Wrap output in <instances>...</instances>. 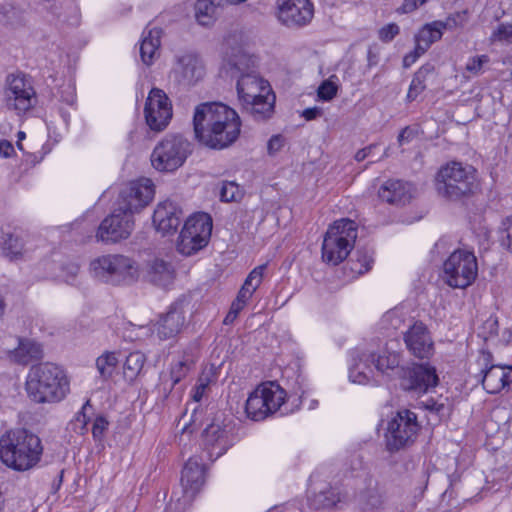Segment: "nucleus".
<instances>
[{"label": "nucleus", "mask_w": 512, "mask_h": 512, "mask_svg": "<svg viewBox=\"0 0 512 512\" xmlns=\"http://www.w3.org/2000/svg\"><path fill=\"white\" fill-rule=\"evenodd\" d=\"M398 376L401 387L415 394L428 392L439 381L435 368L429 364H412L401 367Z\"/></svg>", "instance_id": "4468645a"}, {"label": "nucleus", "mask_w": 512, "mask_h": 512, "mask_svg": "<svg viewBox=\"0 0 512 512\" xmlns=\"http://www.w3.org/2000/svg\"><path fill=\"white\" fill-rule=\"evenodd\" d=\"M373 251L369 248H358L351 259V270L357 274L368 272L374 262Z\"/></svg>", "instance_id": "e433bc0d"}, {"label": "nucleus", "mask_w": 512, "mask_h": 512, "mask_svg": "<svg viewBox=\"0 0 512 512\" xmlns=\"http://www.w3.org/2000/svg\"><path fill=\"white\" fill-rule=\"evenodd\" d=\"M108 421L103 416H97L92 426V435L95 441H102L104 433L108 429Z\"/></svg>", "instance_id": "6e6d98bb"}, {"label": "nucleus", "mask_w": 512, "mask_h": 512, "mask_svg": "<svg viewBox=\"0 0 512 512\" xmlns=\"http://www.w3.org/2000/svg\"><path fill=\"white\" fill-rule=\"evenodd\" d=\"M202 445L207 457L215 461L232 445L228 426L220 417H215L202 433Z\"/></svg>", "instance_id": "a211bd4d"}, {"label": "nucleus", "mask_w": 512, "mask_h": 512, "mask_svg": "<svg viewBox=\"0 0 512 512\" xmlns=\"http://www.w3.org/2000/svg\"><path fill=\"white\" fill-rule=\"evenodd\" d=\"M469 20L468 10L457 11L450 14L445 20H436L435 25L444 30L462 28Z\"/></svg>", "instance_id": "79ce46f5"}, {"label": "nucleus", "mask_w": 512, "mask_h": 512, "mask_svg": "<svg viewBox=\"0 0 512 512\" xmlns=\"http://www.w3.org/2000/svg\"><path fill=\"white\" fill-rule=\"evenodd\" d=\"M411 183L402 180L389 179L385 181L378 191L379 198L392 205H405L414 195Z\"/></svg>", "instance_id": "a878e982"}, {"label": "nucleus", "mask_w": 512, "mask_h": 512, "mask_svg": "<svg viewBox=\"0 0 512 512\" xmlns=\"http://www.w3.org/2000/svg\"><path fill=\"white\" fill-rule=\"evenodd\" d=\"M26 392L35 403H56L69 392V380L64 370L53 363L33 365L26 378Z\"/></svg>", "instance_id": "20e7f679"}, {"label": "nucleus", "mask_w": 512, "mask_h": 512, "mask_svg": "<svg viewBox=\"0 0 512 512\" xmlns=\"http://www.w3.org/2000/svg\"><path fill=\"white\" fill-rule=\"evenodd\" d=\"M428 0H404L400 11L402 13H411L418 7L424 5Z\"/></svg>", "instance_id": "0e129e2a"}, {"label": "nucleus", "mask_w": 512, "mask_h": 512, "mask_svg": "<svg viewBox=\"0 0 512 512\" xmlns=\"http://www.w3.org/2000/svg\"><path fill=\"white\" fill-rule=\"evenodd\" d=\"M498 320L496 317L490 316L482 325L481 335L487 340L498 333Z\"/></svg>", "instance_id": "4d7b16f0"}, {"label": "nucleus", "mask_w": 512, "mask_h": 512, "mask_svg": "<svg viewBox=\"0 0 512 512\" xmlns=\"http://www.w3.org/2000/svg\"><path fill=\"white\" fill-rule=\"evenodd\" d=\"M145 355L139 351L131 352L125 360L123 374L126 380L133 381L141 372Z\"/></svg>", "instance_id": "4c0bfd02"}, {"label": "nucleus", "mask_w": 512, "mask_h": 512, "mask_svg": "<svg viewBox=\"0 0 512 512\" xmlns=\"http://www.w3.org/2000/svg\"><path fill=\"white\" fill-rule=\"evenodd\" d=\"M223 0H197L195 17L202 26L211 25L222 10Z\"/></svg>", "instance_id": "2f4dec72"}, {"label": "nucleus", "mask_w": 512, "mask_h": 512, "mask_svg": "<svg viewBox=\"0 0 512 512\" xmlns=\"http://www.w3.org/2000/svg\"><path fill=\"white\" fill-rule=\"evenodd\" d=\"M60 100L69 106H73L76 101V95L74 87L71 85H65L60 88Z\"/></svg>", "instance_id": "052dcab7"}, {"label": "nucleus", "mask_w": 512, "mask_h": 512, "mask_svg": "<svg viewBox=\"0 0 512 512\" xmlns=\"http://www.w3.org/2000/svg\"><path fill=\"white\" fill-rule=\"evenodd\" d=\"M194 364V355L184 352L183 355L171 366L170 378L172 383L170 385V389L188 375Z\"/></svg>", "instance_id": "c9c22d12"}, {"label": "nucleus", "mask_w": 512, "mask_h": 512, "mask_svg": "<svg viewBox=\"0 0 512 512\" xmlns=\"http://www.w3.org/2000/svg\"><path fill=\"white\" fill-rule=\"evenodd\" d=\"M296 386L293 388V393L302 398L304 393L307 391V383L304 376L299 374L296 378Z\"/></svg>", "instance_id": "774afa93"}, {"label": "nucleus", "mask_w": 512, "mask_h": 512, "mask_svg": "<svg viewBox=\"0 0 512 512\" xmlns=\"http://www.w3.org/2000/svg\"><path fill=\"white\" fill-rule=\"evenodd\" d=\"M479 380L489 394L499 393L502 389L506 388L505 367L500 365L486 366L481 370Z\"/></svg>", "instance_id": "c756f323"}, {"label": "nucleus", "mask_w": 512, "mask_h": 512, "mask_svg": "<svg viewBox=\"0 0 512 512\" xmlns=\"http://www.w3.org/2000/svg\"><path fill=\"white\" fill-rule=\"evenodd\" d=\"M42 347L30 339H20L17 348L12 352L13 359L19 364H28L42 357Z\"/></svg>", "instance_id": "473e14b6"}, {"label": "nucleus", "mask_w": 512, "mask_h": 512, "mask_svg": "<svg viewBox=\"0 0 512 512\" xmlns=\"http://www.w3.org/2000/svg\"><path fill=\"white\" fill-rule=\"evenodd\" d=\"M195 138L212 149H224L239 137L241 121L237 112L220 102L201 103L193 117Z\"/></svg>", "instance_id": "f03ea898"}, {"label": "nucleus", "mask_w": 512, "mask_h": 512, "mask_svg": "<svg viewBox=\"0 0 512 512\" xmlns=\"http://www.w3.org/2000/svg\"><path fill=\"white\" fill-rule=\"evenodd\" d=\"M408 315L401 307H395L387 311L379 322L380 328L388 334L405 326Z\"/></svg>", "instance_id": "f704fd0d"}, {"label": "nucleus", "mask_w": 512, "mask_h": 512, "mask_svg": "<svg viewBox=\"0 0 512 512\" xmlns=\"http://www.w3.org/2000/svg\"><path fill=\"white\" fill-rule=\"evenodd\" d=\"M154 197V186L151 180L141 179L130 182L120 192L117 201V208L133 216L145 206H147Z\"/></svg>", "instance_id": "2eb2a0df"}, {"label": "nucleus", "mask_w": 512, "mask_h": 512, "mask_svg": "<svg viewBox=\"0 0 512 512\" xmlns=\"http://www.w3.org/2000/svg\"><path fill=\"white\" fill-rule=\"evenodd\" d=\"M363 349H355L350 354L349 364V380L352 383L367 385L376 383L374 379V369L370 360L362 359L366 358L363 356Z\"/></svg>", "instance_id": "bb28decb"}, {"label": "nucleus", "mask_w": 512, "mask_h": 512, "mask_svg": "<svg viewBox=\"0 0 512 512\" xmlns=\"http://www.w3.org/2000/svg\"><path fill=\"white\" fill-rule=\"evenodd\" d=\"M207 386L208 381L204 380L203 378H200L192 395L193 402L188 404V406H193L191 414V424L194 426H197V422L199 421V415L201 414V411H199L200 405L198 404V402L202 399Z\"/></svg>", "instance_id": "c03bdc74"}, {"label": "nucleus", "mask_w": 512, "mask_h": 512, "mask_svg": "<svg viewBox=\"0 0 512 512\" xmlns=\"http://www.w3.org/2000/svg\"><path fill=\"white\" fill-rule=\"evenodd\" d=\"M160 35L161 30L158 28L145 30L143 32V37L140 43V56L142 62L147 66L151 65L158 55Z\"/></svg>", "instance_id": "7c9ffc66"}, {"label": "nucleus", "mask_w": 512, "mask_h": 512, "mask_svg": "<svg viewBox=\"0 0 512 512\" xmlns=\"http://www.w3.org/2000/svg\"><path fill=\"white\" fill-rule=\"evenodd\" d=\"M172 74L179 85L192 86L204 77L205 69L198 56L188 53L177 58Z\"/></svg>", "instance_id": "412c9836"}, {"label": "nucleus", "mask_w": 512, "mask_h": 512, "mask_svg": "<svg viewBox=\"0 0 512 512\" xmlns=\"http://www.w3.org/2000/svg\"><path fill=\"white\" fill-rule=\"evenodd\" d=\"M183 218L182 209L174 202L166 200L157 205L153 214V224L163 235L177 231Z\"/></svg>", "instance_id": "5701e85b"}, {"label": "nucleus", "mask_w": 512, "mask_h": 512, "mask_svg": "<svg viewBox=\"0 0 512 512\" xmlns=\"http://www.w3.org/2000/svg\"><path fill=\"white\" fill-rule=\"evenodd\" d=\"M88 407H91L89 400L85 402L81 411L75 415L73 421L71 422L72 429L78 434H84L87 432L89 418L86 416L85 411Z\"/></svg>", "instance_id": "603ef678"}, {"label": "nucleus", "mask_w": 512, "mask_h": 512, "mask_svg": "<svg viewBox=\"0 0 512 512\" xmlns=\"http://www.w3.org/2000/svg\"><path fill=\"white\" fill-rule=\"evenodd\" d=\"M267 268V264H262L255 267L245 279L243 285L250 288L255 293L258 287L261 285L263 280L264 271Z\"/></svg>", "instance_id": "3c124183"}, {"label": "nucleus", "mask_w": 512, "mask_h": 512, "mask_svg": "<svg viewBox=\"0 0 512 512\" xmlns=\"http://www.w3.org/2000/svg\"><path fill=\"white\" fill-rule=\"evenodd\" d=\"M488 62L489 57L487 55L474 56L468 59L465 69L473 75H478L481 72L483 65Z\"/></svg>", "instance_id": "5fc2aeb1"}, {"label": "nucleus", "mask_w": 512, "mask_h": 512, "mask_svg": "<svg viewBox=\"0 0 512 512\" xmlns=\"http://www.w3.org/2000/svg\"><path fill=\"white\" fill-rule=\"evenodd\" d=\"M90 269L95 278L112 285L129 284L139 276L136 262L120 254L101 256L91 262Z\"/></svg>", "instance_id": "0eeeda50"}, {"label": "nucleus", "mask_w": 512, "mask_h": 512, "mask_svg": "<svg viewBox=\"0 0 512 512\" xmlns=\"http://www.w3.org/2000/svg\"><path fill=\"white\" fill-rule=\"evenodd\" d=\"M475 170L460 162H450L443 166L436 177V188L442 197L458 200L473 192Z\"/></svg>", "instance_id": "423d86ee"}, {"label": "nucleus", "mask_w": 512, "mask_h": 512, "mask_svg": "<svg viewBox=\"0 0 512 512\" xmlns=\"http://www.w3.org/2000/svg\"><path fill=\"white\" fill-rule=\"evenodd\" d=\"M424 405L427 410H429L432 413H435L439 417H442L444 415V412L446 411V407L443 403H438L432 398L427 399Z\"/></svg>", "instance_id": "e2e57ef3"}, {"label": "nucleus", "mask_w": 512, "mask_h": 512, "mask_svg": "<svg viewBox=\"0 0 512 512\" xmlns=\"http://www.w3.org/2000/svg\"><path fill=\"white\" fill-rule=\"evenodd\" d=\"M400 28L395 23L385 25L379 30V38L384 42L391 41L396 35L399 34Z\"/></svg>", "instance_id": "13d9d810"}, {"label": "nucleus", "mask_w": 512, "mask_h": 512, "mask_svg": "<svg viewBox=\"0 0 512 512\" xmlns=\"http://www.w3.org/2000/svg\"><path fill=\"white\" fill-rule=\"evenodd\" d=\"M425 52H420L419 51V47L417 45H415V49L408 53L407 55L404 56L403 58V66L405 68H408L410 67L411 65H413L417 59L423 55Z\"/></svg>", "instance_id": "69168bd1"}, {"label": "nucleus", "mask_w": 512, "mask_h": 512, "mask_svg": "<svg viewBox=\"0 0 512 512\" xmlns=\"http://www.w3.org/2000/svg\"><path fill=\"white\" fill-rule=\"evenodd\" d=\"M221 72L237 79V93L243 109L255 120H264L274 112L275 95L268 81L256 71V58L241 46H232V39L224 44Z\"/></svg>", "instance_id": "f257e3e1"}, {"label": "nucleus", "mask_w": 512, "mask_h": 512, "mask_svg": "<svg viewBox=\"0 0 512 512\" xmlns=\"http://www.w3.org/2000/svg\"><path fill=\"white\" fill-rule=\"evenodd\" d=\"M246 305L237 301L236 299L232 302L229 312L224 318V324L230 325L232 324L238 317L239 313L244 309Z\"/></svg>", "instance_id": "bf43d9fd"}, {"label": "nucleus", "mask_w": 512, "mask_h": 512, "mask_svg": "<svg viewBox=\"0 0 512 512\" xmlns=\"http://www.w3.org/2000/svg\"><path fill=\"white\" fill-rule=\"evenodd\" d=\"M498 236L500 245L512 252V215L502 220Z\"/></svg>", "instance_id": "8fccbe9b"}, {"label": "nucleus", "mask_w": 512, "mask_h": 512, "mask_svg": "<svg viewBox=\"0 0 512 512\" xmlns=\"http://www.w3.org/2000/svg\"><path fill=\"white\" fill-rule=\"evenodd\" d=\"M180 481L184 497L187 500L194 498L205 483V466L201 457L194 456L187 460Z\"/></svg>", "instance_id": "4be33fe9"}, {"label": "nucleus", "mask_w": 512, "mask_h": 512, "mask_svg": "<svg viewBox=\"0 0 512 512\" xmlns=\"http://www.w3.org/2000/svg\"><path fill=\"white\" fill-rule=\"evenodd\" d=\"M414 136H415L414 130L411 129L410 127H405L404 129H402V131L398 135V138H397L398 144L400 146H402L406 143H409L410 141H412Z\"/></svg>", "instance_id": "338daca9"}, {"label": "nucleus", "mask_w": 512, "mask_h": 512, "mask_svg": "<svg viewBox=\"0 0 512 512\" xmlns=\"http://www.w3.org/2000/svg\"><path fill=\"white\" fill-rule=\"evenodd\" d=\"M309 0H278V18L287 27H303L313 18Z\"/></svg>", "instance_id": "6ab92c4d"}, {"label": "nucleus", "mask_w": 512, "mask_h": 512, "mask_svg": "<svg viewBox=\"0 0 512 512\" xmlns=\"http://www.w3.org/2000/svg\"><path fill=\"white\" fill-rule=\"evenodd\" d=\"M286 391L276 382L260 384L246 400L247 417L254 421L264 420L284 404Z\"/></svg>", "instance_id": "1a4fd4ad"}, {"label": "nucleus", "mask_w": 512, "mask_h": 512, "mask_svg": "<svg viewBox=\"0 0 512 512\" xmlns=\"http://www.w3.org/2000/svg\"><path fill=\"white\" fill-rule=\"evenodd\" d=\"M191 143L180 134L166 135L153 149L151 164L160 172H174L191 154Z\"/></svg>", "instance_id": "6e6552de"}, {"label": "nucleus", "mask_w": 512, "mask_h": 512, "mask_svg": "<svg viewBox=\"0 0 512 512\" xmlns=\"http://www.w3.org/2000/svg\"><path fill=\"white\" fill-rule=\"evenodd\" d=\"M145 276L152 284L167 287L174 281L175 269L170 262L155 258L147 263Z\"/></svg>", "instance_id": "c85d7f7f"}, {"label": "nucleus", "mask_w": 512, "mask_h": 512, "mask_svg": "<svg viewBox=\"0 0 512 512\" xmlns=\"http://www.w3.org/2000/svg\"><path fill=\"white\" fill-rule=\"evenodd\" d=\"M5 96L8 109L14 110L18 115L26 113L37 104L36 92L23 75L8 77Z\"/></svg>", "instance_id": "ddd939ff"}, {"label": "nucleus", "mask_w": 512, "mask_h": 512, "mask_svg": "<svg viewBox=\"0 0 512 512\" xmlns=\"http://www.w3.org/2000/svg\"><path fill=\"white\" fill-rule=\"evenodd\" d=\"M489 39L492 43L512 44V23L502 22L498 24Z\"/></svg>", "instance_id": "49530a36"}, {"label": "nucleus", "mask_w": 512, "mask_h": 512, "mask_svg": "<svg viewBox=\"0 0 512 512\" xmlns=\"http://www.w3.org/2000/svg\"><path fill=\"white\" fill-rule=\"evenodd\" d=\"M0 253L9 261L23 260L27 253L26 241L17 229H2L0 235Z\"/></svg>", "instance_id": "393cba45"}, {"label": "nucleus", "mask_w": 512, "mask_h": 512, "mask_svg": "<svg viewBox=\"0 0 512 512\" xmlns=\"http://www.w3.org/2000/svg\"><path fill=\"white\" fill-rule=\"evenodd\" d=\"M407 350L416 358L426 359L433 355L434 342L427 326L421 321L409 325L403 333Z\"/></svg>", "instance_id": "aec40b11"}, {"label": "nucleus", "mask_w": 512, "mask_h": 512, "mask_svg": "<svg viewBox=\"0 0 512 512\" xmlns=\"http://www.w3.org/2000/svg\"><path fill=\"white\" fill-rule=\"evenodd\" d=\"M212 218L207 213H196L184 223L177 240V251L191 256L207 246L212 233Z\"/></svg>", "instance_id": "9d476101"}, {"label": "nucleus", "mask_w": 512, "mask_h": 512, "mask_svg": "<svg viewBox=\"0 0 512 512\" xmlns=\"http://www.w3.org/2000/svg\"><path fill=\"white\" fill-rule=\"evenodd\" d=\"M42 453L40 438L27 429H12L0 437V460L15 471L24 472L34 468Z\"/></svg>", "instance_id": "7ed1b4c3"}, {"label": "nucleus", "mask_w": 512, "mask_h": 512, "mask_svg": "<svg viewBox=\"0 0 512 512\" xmlns=\"http://www.w3.org/2000/svg\"><path fill=\"white\" fill-rule=\"evenodd\" d=\"M338 78L336 75L330 76L324 80L317 89V96L323 101L332 100L338 92Z\"/></svg>", "instance_id": "a18cd8bd"}, {"label": "nucleus", "mask_w": 512, "mask_h": 512, "mask_svg": "<svg viewBox=\"0 0 512 512\" xmlns=\"http://www.w3.org/2000/svg\"><path fill=\"white\" fill-rule=\"evenodd\" d=\"M133 229V216L116 207L99 225L96 238L101 242L115 243L127 239Z\"/></svg>", "instance_id": "dca6fc26"}, {"label": "nucleus", "mask_w": 512, "mask_h": 512, "mask_svg": "<svg viewBox=\"0 0 512 512\" xmlns=\"http://www.w3.org/2000/svg\"><path fill=\"white\" fill-rule=\"evenodd\" d=\"M361 502L366 510H374L382 507L384 499L377 488H368L361 494Z\"/></svg>", "instance_id": "de8ad7c7"}, {"label": "nucleus", "mask_w": 512, "mask_h": 512, "mask_svg": "<svg viewBox=\"0 0 512 512\" xmlns=\"http://www.w3.org/2000/svg\"><path fill=\"white\" fill-rule=\"evenodd\" d=\"M244 195V190L234 181H223L220 186L219 196L222 202H239Z\"/></svg>", "instance_id": "37998d69"}, {"label": "nucleus", "mask_w": 512, "mask_h": 512, "mask_svg": "<svg viewBox=\"0 0 512 512\" xmlns=\"http://www.w3.org/2000/svg\"><path fill=\"white\" fill-rule=\"evenodd\" d=\"M429 72L430 69L423 66L414 74L407 93V100L409 102L416 100L417 97L425 90L426 77Z\"/></svg>", "instance_id": "ea45409f"}, {"label": "nucleus", "mask_w": 512, "mask_h": 512, "mask_svg": "<svg viewBox=\"0 0 512 512\" xmlns=\"http://www.w3.org/2000/svg\"><path fill=\"white\" fill-rule=\"evenodd\" d=\"M444 279L453 288H466L478 273L477 259L473 252L458 249L443 264Z\"/></svg>", "instance_id": "f8f14e48"}, {"label": "nucleus", "mask_w": 512, "mask_h": 512, "mask_svg": "<svg viewBox=\"0 0 512 512\" xmlns=\"http://www.w3.org/2000/svg\"><path fill=\"white\" fill-rule=\"evenodd\" d=\"M144 114L151 130L162 131L172 118V104L167 94L159 88H152L148 94Z\"/></svg>", "instance_id": "f3484780"}, {"label": "nucleus", "mask_w": 512, "mask_h": 512, "mask_svg": "<svg viewBox=\"0 0 512 512\" xmlns=\"http://www.w3.org/2000/svg\"><path fill=\"white\" fill-rule=\"evenodd\" d=\"M285 144V139L281 135H274L268 141L267 149L270 155H273L281 150Z\"/></svg>", "instance_id": "680f3d73"}, {"label": "nucleus", "mask_w": 512, "mask_h": 512, "mask_svg": "<svg viewBox=\"0 0 512 512\" xmlns=\"http://www.w3.org/2000/svg\"><path fill=\"white\" fill-rule=\"evenodd\" d=\"M339 501L338 493L333 488H327L310 498V505L315 509L332 508Z\"/></svg>", "instance_id": "58836bf2"}, {"label": "nucleus", "mask_w": 512, "mask_h": 512, "mask_svg": "<svg viewBox=\"0 0 512 512\" xmlns=\"http://www.w3.org/2000/svg\"><path fill=\"white\" fill-rule=\"evenodd\" d=\"M1 21L10 26H18L23 22L22 12L12 5H3L0 9Z\"/></svg>", "instance_id": "09e8293b"}, {"label": "nucleus", "mask_w": 512, "mask_h": 512, "mask_svg": "<svg viewBox=\"0 0 512 512\" xmlns=\"http://www.w3.org/2000/svg\"><path fill=\"white\" fill-rule=\"evenodd\" d=\"M80 266L76 262H68L61 268L60 277L68 284H74L79 273Z\"/></svg>", "instance_id": "864d4df0"}, {"label": "nucleus", "mask_w": 512, "mask_h": 512, "mask_svg": "<svg viewBox=\"0 0 512 512\" xmlns=\"http://www.w3.org/2000/svg\"><path fill=\"white\" fill-rule=\"evenodd\" d=\"M443 31L435 25V21L425 24L415 36V44L420 52H426L434 42L441 39Z\"/></svg>", "instance_id": "72a5a7b5"}, {"label": "nucleus", "mask_w": 512, "mask_h": 512, "mask_svg": "<svg viewBox=\"0 0 512 512\" xmlns=\"http://www.w3.org/2000/svg\"><path fill=\"white\" fill-rule=\"evenodd\" d=\"M357 225L353 220L340 219L329 226L322 243V259L336 266L343 262L354 247Z\"/></svg>", "instance_id": "39448f33"}, {"label": "nucleus", "mask_w": 512, "mask_h": 512, "mask_svg": "<svg viewBox=\"0 0 512 512\" xmlns=\"http://www.w3.org/2000/svg\"><path fill=\"white\" fill-rule=\"evenodd\" d=\"M420 425L417 415L408 410H400L388 422L385 433L386 448L389 452H397L412 445L417 438Z\"/></svg>", "instance_id": "9b49d317"}, {"label": "nucleus", "mask_w": 512, "mask_h": 512, "mask_svg": "<svg viewBox=\"0 0 512 512\" xmlns=\"http://www.w3.org/2000/svg\"><path fill=\"white\" fill-rule=\"evenodd\" d=\"M363 356L371 361L373 369L381 374L391 375L399 373L401 367V355L399 352L393 351L384 346L375 350L372 347L364 348ZM365 360V358H363Z\"/></svg>", "instance_id": "b1692460"}, {"label": "nucleus", "mask_w": 512, "mask_h": 512, "mask_svg": "<svg viewBox=\"0 0 512 512\" xmlns=\"http://www.w3.org/2000/svg\"><path fill=\"white\" fill-rule=\"evenodd\" d=\"M117 364L118 357L115 352H105L96 360V368L103 379H108L112 376Z\"/></svg>", "instance_id": "a19ab883"}, {"label": "nucleus", "mask_w": 512, "mask_h": 512, "mask_svg": "<svg viewBox=\"0 0 512 512\" xmlns=\"http://www.w3.org/2000/svg\"><path fill=\"white\" fill-rule=\"evenodd\" d=\"M185 317L181 306L172 304L168 312L161 316L155 325V331L161 340L169 339L177 335L184 325Z\"/></svg>", "instance_id": "cd10ccee"}]
</instances>
